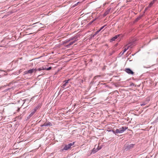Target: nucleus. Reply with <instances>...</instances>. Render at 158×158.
<instances>
[{
	"label": "nucleus",
	"instance_id": "obj_1",
	"mask_svg": "<svg viewBox=\"0 0 158 158\" xmlns=\"http://www.w3.org/2000/svg\"><path fill=\"white\" fill-rule=\"evenodd\" d=\"M75 143V142H73L72 143H68V144H65L64 146H62L61 147L60 151L61 152H64L65 151L68 150L72 148Z\"/></svg>",
	"mask_w": 158,
	"mask_h": 158
},
{
	"label": "nucleus",
	"instance_id": "obj_24",
	"mask_svg": "<svg viewBox=\"0 0 158 158\" xmlns=\"http://www.w3.org/2000/svg\"><path fill=\"white\" fill-rule=\"evenodd\" d=\"M110 131H112L113 133H114L115 134H117V133H115V131H114V130H112Z\"/></svg>",
	"mask_w": 158,
	"mask_h": 158
},
{
	"label": "nucleus",
	"instance_id": "obj_18",
	"mask_svg": "<svg viewBox=\"0 0 158 158\" xmlns=\"http://www.w3.org/2000/svg\"><path fill=\"white\" fill-rule=\"evenodd\" d=\"M142 16H139L138 18H137L135 19V21H138L141 18Z\"/></svg>",
	"mask_w": 158,
	"mask_h": 158
},
{
	"label": "nucleus",
	"instance_id": "obj_17",
	"mask_svg": "<svg viewBox=\"0 0 158 158\" xmlns=\"http://www.w3.org/2000/svg\"><path fill=\"white\" fill-rule=\"evenodd\" d=\"M52 68L51 67H49L48 68H44V70H49L51 69H52Z\"/></svg>",
	"mask_w": 158,
	"mask_h": 158
},
{
	"label": "nucleus",
	"instance_id": "obj_23",
	"mask_svg": "<svg viewBox=\"0 0 158 158\" xmlns=\"http://www.w3.org/2000/svg\"><path fill=\"white\" fill-rule=\"evenodd\" d=\"M100 31V30H98L96 32H95V33L94 34L96 35Z\"/></svg>",
	"mask_w": 158,
	"mask_h": 158
},
{
	"label": "nucleus",
	"instance_id": "obj_4",
	"mask_svg": "<svg viewBox=\"0 0 158 158\" xmlns=\"http://www.w3.org/2000/svg\"><path fill=\"white\" fill-rule=\"evenodd\" d=\"M125 71L129 74L133 75L134 72L130 68H126L125 69Z\"/></svg>",
	"mask_w": 158,
	"mask_h": 158
},
{
	"label": "nucleus",
	"instance_id": "obj_28",
	"mask_svg": "<svg viewBox=\"0 0 158 158\" xmlns=\"http://www.w3.org/2000/svg\"><path fill=\"white\" fill-rule=\"evenodd\" d=\"M67 40H68L69 42L72 41L70 38H69V39H67Z\"/></svg>",
	"mask_w": 158,
	"mask_h": 158
},
{
	"label": "nucleus",
	"instance_id": "obj_12",
	"mask_svg": "<svg viewBox=\"0 0 158 158\" xmlns=\"http://www.w3.org/2000/svg\"><path fill=\"white\" fill-rule=\"evenodd\" d=\"M78 36H75L73 37H71V41H74L77 40V41L78 40L77 39Z\"/></svg>",
	"mask_w": 158,
	"mask_h": 158
},
{
	"label": "nucleus",
	"instance_id": "obj_13",
	"mask_svg": "<svg viewBox=\"0 0 158 158\" xmlns=\"http://www.w3.org/2000/svg\"><path fill=\"white\" fill-rule=\"evenodd\" d=\"M129 48V47H128L127 48H125L124 50H123V52H121L119 54L121 55H123V54Z\"/></svg>",
	"mask_w": 158,
	"mask_h": 158
},
{
	"label": "nucleus",
	"instance_id": "obj_6",
	"mask_svg": "<svg viewBox=\"0 0 158 158\" xmlns=\"http://www.w3.org/2000/svg\"><path fill=\"white\" fill-rule=\"evenodd\" d=\"M52 124L50 122L45 123L43 124L40 125L41 127H43L44 126H52Z\"/></svg>",
	"mask_w": 158,
	"mask_h": 158
},
{
	"label": "nucleus",
	"instance_id": "obj_8",
	"mask_svg": "<svg viewBox=\"0 0 158 158\" xmlns=\"http://www.w3.org/2000/svg\"><path fill=\"white\" fill-rule=\"evenodd\" d=\"M120 35H116L114 37H113L112 38H111L110 40V42H112L114 41L116 39H117L118 37Z\"/></svg>",
	"mask_w": 158,
	"mask_h": 158
},
{
	"label": "nucleus",
	"instance_id": "obj_26",
	"mask_svg": "<svg viewBox=\"0 0 158 158\" xmlns=\"http://www.w3.org/2000/svg\"><path fill=\"white\" fill-rule=\"evenodd\" d=\"M114 52V51H113L112 52L110 53H109V56H111L113 54Z\"/></svg>",
	"mask_w": 158,
	"mask_h": 158
},
{
	"label": "nucleus",
	"instance_id": "obj_32",
	"mask_svg": "<svg viewBox=\"0 0 158 158\" xmlns=\"http://www.w3.org/2000/svg\"><path fill=\"white\" fill-rule=\"evenodd\" d=\"M2 77L1 75H0V77Z\"/></svg>",
	"mask_w": 158,
	"mask_h": 158
},
{
	"label": "nucleus",
	"instance_id": "obj_3",
	"mask_svg": "<svg viewBox=\"0 0 158 158\" xmlns=\"http://www.w3.org/2000/svg\"><path fill=\"white\" fill-rule=\"evenodd\" d=\"M127 129V127H122L119 129H117L115 130V133L117 134L122 133Z\"/></svg>",
	"mask_w": 158,
	"mask_h": 158
},
{
	"label": "nucleus",
	"instance_id": "obj_16",
	"mask_svg": "<svg viewBox=\"0 0 158 158\" xmlns=\"http://www.w3.org/2000/svg\"><path fill=\"white\" fill-rule=\"evenodd\" d=\"M95 36V35L94 34L93 35H90V36L89 38V40H90L92 39V38H94Z\"/></svg>",
	"mask_w": 158,
	"mask_h": 158
},
{
	"label": "nucleus",
	"instance_id": "obj_2",
	"mask_svg": "<svg viewBox=\"0 0 158 158\" xmlns=\"http://www.w3.org/2000/svg\"><path fill=\"white\" fill-rule=\"evenodd\" d=\"M134 145V144H128L126 143L124 145V149L126 151H128L133 148Z\"/></svg>",
	"mask_w": 158,
	"mask_h": 158
},
{
	"label": "nucleus",
	"instance_id": "obj_10",
	"mask_svg": "<svg viewBox=\"0 0 158 158\" xmlns=\"http://www.w3.org/2000/svg\"><path fill=\"white\" fill-rule=\"evenodd\" d=\"M40 107H41V105L40 104H39L33 109L34 110V111H36L37 110L40 109Z\"/></svg>",
	"mask_w": 158,
	"mask_h": 158
},
{
	"label": "nucleus",
	"instance_id": "obj_20",
	"mask_svg": "<svg viewBox=\"0 0 158 158\" xmlns=\"http://www.w3.org/2000/svg\"><path fill=\"white\" fill-rule=\"evenodd\" d=\"M71 79H69L68 80H65L63 81L64 83H68L69 82V81H70Z\"/></svg>",
	"mask_w": 158,
	"mask_h": 158
},
{
	"label": "nucleus",
	"instance_id": "obj_29",
	"mask_svg": "<svg viewBox=\"0 0 158 158\" xmlns=\"http://www.w3.org/2000/svg\"><path fill=\"white\" fill-rule=\"evenodd\" d=\"M145 105V103H143V104H141V106H144Z\"/></svg>",
	"mask_w": 158,
	"mask_h": 158
},
{
	"label": "nucleus",
	"instance_id": "obj_5",
	"mask_svg": "<svg viewBox=\"0 0 158 158\" xmlns=\"http://www.w3.org/2000/svg\"><path fill=\"white\" fill-rule=\"evenodd\" d=\"M35 69H30L27 71H26L24 72L25 74H27L28 73L31 74L34 72L35 71Z\"/></svg>",
	"mask_w": 158,
	"mask_h": 158
},
{
	"label": "nucleus",
	"instance_id": "obj_11",
	"mask_svg": "<svg viewBox=\"0 0 158 158\" xmlns=\"http://www.w3.org/2000/svg\"><path fill=\"white\" fill-rule=\"evenodd\" d=\"M36 112V111H34V110H33L31 111V113L29 115L28 117L29 118H31Z\"/></svg>",
	"mask_w": 158,
	"mask_h": 158
},
{
	"label": "nucleus",
	"instance_id": "obj_19",
	"mask_svg": "<svg viewBox=\"0 0 158 158\" xmlns=\"http://www.w3.org/2000/svg\"><path fill=\"white\" fill-rule=\"evenodd\" d=\"M9 84H7L6 85H4V86H1L0 87V90L2 88H5L6 86L9 85Z\"/></svg>",
	"mask_w": 158,
	"mask_h": 158
},
{
	"label": "nucleus",
	"instance_id": "obj_25",
	"mask_svg": "<svg viewBox=\"0 0 158 158\" xmlns=\"http://www.w3.org/2000/svg\"><path fill=\"white\" fill-rule=\"evenodd\" d=\"M94 20H93V21H91L89 23H88V25H90L91 24H92V23H93V22L94 21Z\"/></svg>",
	"mask_w": 158,
	"mask_h": 158
},
{
	"label": "nucleus",
	"instance_id": "obj_21",
	"mask_svg": "<svg viewBox=\"0 0 158 158\" xmlns=\"http://www.w3.org/2000/svg\"><path fill=\"white\" fill-rule=\"evenodd\" d=\"M67 83H64V84L62 85V87L63 88H64L67 85Z\"/></svg>",
	"mask_w": 158,
	"mask_h": 158
},
{
	"label": "nucleus",
	"instance_id": "obj_30",
	"mask_svg": "<svg viewBox=\"0 0 158 158\" xmlns=\"http://www.w3.org/2000/svg\"><path fill=\"white\" fill-rule=\"evenodd\" d=\"M98 150H99L101 148V147H100V148H98Z\"/></svg>",
	"mask_w": 158,
	"mask_h": 158
},
{
	"label": "nucleus",
	"instance_id": "obj_27",
	"mask_svg": "<svg viewBox=\"0 0 158 158\" xmlns=\"http://www.w3.org/2000/svg\"><path fill=\"white\" fill-rule=\"evenodd\" d=\"M156 0H154V1H153V2H151L150 4V5H153V4L154 3V1H156Z\"/></svg>",
	"mask_w": 158,
	"mask_h": 158
},
{
	"label": "nucleus",
	"instance_id": "obj_22",
	"mask_svg": "<svg viewBox=\"0 0 158 158\" xmlns=\"http://www.w3.org/2000/svg\"><path fill=\"white\" fill-rule=\"evenodd\" d=\"M106 26V25H105L102 27L100 28V29H99V30H100V31L104 27H105Z\"/></svg>",
	"mask_w": 158,
	"mask_h": 158
},
{
	"label": "nucleus",
	"instance_id": "obj_31",
	"mask_svg": "<svg viewBox=\"0 0 158 158\" xmlns=\"http://www.w3.org/2000/svg\"><path fill=\"white\" fill-rule=\"evenodd\" d=\"M10 88H8V89L6 90V91H7L8 90H9Z\"/></svg>",
	"mask_w": 158,
	"mask_h": 158
},
{
	"label": "nucleus",
	"instance_id": "obj_7",
	"mask_svg": "<svg viewBox=\"0 0 158 158\" xmlns=\"http://www.w3.org/2000/svg\"><path fill=\"white\" fill-rule=\"evenodd\" d=\"M77 41V40H74L73 41H71L70 42L69 44H68L65 45V46L67 48H69L70 46L72 45L76 41Z\"/></svg>",
	"mask_w": 158,
	"mask_h": 158
},
{
	"label": "nucleus",
	"instance_id": "obj_9",
	"mask_svg": "<svg viewBox=\"0 0 158 158\" xmlns=\"http://www.w3.org/2000/svg\"><path fill=\"white\" fill-rule=\"evenodd\" d=\"M111 10V8H110L108 10H107L106 11H105V12L103 14V16H105L107 15L109 13L110 11Z\"/></svg>",
	"mask_w": 158,
	"mask_h": 158
},
{
	"label": "nucleus",
	"instance_id": "obj_14",
	"mask_svg": "<svg viewBox=\"0 0 158 158\" xmlns=\"http://www.w3.org/2000/svg\"><path fill=\"white\" fill-rule=\"evenodd\" d=\"M35 71H40L42 70H44V68L43 67H42V68H38L37 69H36L35 68Z\"/></svg>",
	"mask_w": 158,
	"mask_h": 158
},
{
	"label": "nucleus",
	"instance_id": "obj_15",
	"mask_svg": "<svg viewBox=\"0 0 158 158\" xmlns=\"http://www.w3.org/2000/svg\"><path fill=\"white\" fill-rule=\"evenodd\" d=\"M69 42H68V40H67L63 41L62 42V45H65V44L68 43Z\"/></svg>",
	"mask_w": 158,
	"mask_h": 158
}]
</instances>
